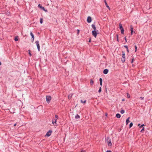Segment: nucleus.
I'll return each mask as SVG.
<instances>
[{
	"instance_id": "1",
	"label": "nucleus",
	"mask_w": 152,
	"mask_h": 152,
	"mask_svg": "<svg viewBox=\"0 0 152 152\" xmlns=\"http://www.w3.org/2000/svg\"><path fill=\"white\" fill-rule=\"evenodd\" d=\"M107 142L109 146H111L112 145L111 139L109 137H107Z\"/></svg>"
},
{
	"instance_id": "2",
	"label": "nucleus",
	"mask_w": 152,
	"mask_h": 152,
	"mask_svg": "<svg viewBox=\"0 0 152 152\" xmlns=\"http://www.w3.org/2000/svg\"><path fill=\"white\" fill-rule=\"evenodd\" d=\"M125 53L124 52H122V56L121 58V61L123 63L125 62Z\"/></svg>"
},
{
	"instance_id": "3",
	"label": "nucleus",
	"mask_w": 152,
	"mask_h": 152,
	"mask_svg": "<svg viewBox=\"0 0 152 152\" xmlns=\"http://www.w3.org/2000/svg\"><path fill=\"white\" fill-rule=\"evenodd\" d=\"M46 101L47 102L49 103L50 102V101L51 100V98L50 96H46Z\"/></svg>"
},
{
	"instance_id": "4",
	"label": "nucleus",
	"mask_w": 152,
	"mask_h": 152,
	"mask_svg": "<svg viewBox=\"0 0 152 152\" xmlns=\"http://www.w3.org/2000/svg\"><path fill=\"white\" fill-rule=\"evenodd\" d=\"M92 34L93 35V36L95 37L96 38L97 36V32L96 30H94L93 31H92Z\"/></svg>"
},
{
	"instance_id": "5",
	"label": "nucleus",
	"mask_w": 152,
	"mask_h": 152,
	"mask_svg": "<svg viewBox=\"0 0 152 152\" xmlns=\"http://www.w3.org/2000/svg\"><path fill=\"white\" fill-rule=\"evenodd\" d=\"M36 44L37 45L38 50L39 52L40 51V46L39 44V42L38 41H36L35 42Z\"/></svg>"
},
{
	"instance_id": "6",
	"label": "nucleus",
	"mask_w": 152,
	"mask_h": 152,
	"mask_svg": "<svg viewBox=\"0 0 152 152\" xmlns=\"http://www.w3.org/2000/svg\"><path fill=\"white\" fill-rule=\"evenodd\" d=\"M56 121H57V120L54 119H53V120H52V124H53V125L54 126L56 125Z\"/></svg>"
},
{
	"instance_id": "7",
	"label": "nucleus",
	"mask_w": 152,
	"mask_h": 152,
	"mask_svg": "<svg viewBox=\"0 0 152 152\" xmlns=\"http://www.w3.org/2000/svg\"><path fill=\"white\" fill-rule=\"evenodd\" d=\"M87 22L88 23H90L91 21V18L90 17L88 16L87 18Z\"/></svg>"
},
{
	"instance_id": "8",
	"label": "nucleus",
	"mask_w": 152,
	"mask_h": 152,
	"mask_svg": "<svg viewBox=\"0 0 152 152\" xmlns=\"http://www.w3.org/2000/svg\"><path fill=\"white\" fill-rule=\"evenodd\" d=\"M52 132V131L50 130H49L46 134V136H47L48 137H49L50 136L51 134V133Z\"/></svg>"
},
{
	"instance_id": "9",
	"label": "nucleus",
	"mask_w": 152,
	"mask_h": 152,
	"mask_svg": "<svg viewBox=\"0 0 152 152\" xmlns=\"http://www.w3.org/2000/svg\"><path fill=\"white\" fill-rule=\"evenodd\" d=\"M108 70L107 69H105L103 71V73L104 74H106L108 73Z\"/></svg>"
},
{
	"instance_id": "10",
	"label": "nucleus",
	"mask_w": 152,
	"mask_h": 152,
	"mask_svg": "<svg viewBox=\"0 0 152 152\" xmlns=\"http://www.w3.org/2000/svg\"><path fill=\"white\" fill-rule=\"evenodd\" d=\"M130 117H129L126 120V125H127L130 122L129 121V119H130Z\"/></svg>"
},
{
	"instance_id": "11",
	"label": "nucleus",
	"mask_w": 152,
	"mask_h": 152,
	"mask_svg": "<svg viewBox=\"0 0 152 152\" xmlns=\"http://www.w3.org/2000/svg\"><path fill=\"white\" fill-rule=\"evenodd\" d=\"M104 2L105 3V5L106 6V7L108 8L109 10H110V8L108 5H107V2L105 0H104Z\"/></svg>"
},
{
	"instance_id": "12",
	"label": "nucleus",
	"mask_w": 152,
	"mask_h": 152,
	"mask_svg": "<svg viewBox=\"0 0 152 152\" xmlns=\"http://www.w3.org/2000/svg\"><path fill=\"white\" fill-rule=\"evenodd\" d=\"M38 7H39L40 8H41L43 10L45 11L44 7L41 6L40 4H38ZM45 11H46V10H45Z\"/></svg>"
},
{
	"instance_id": "13",
	"label": "nucleus",
	"mask_w": 152,
	"mask_h": 152,
	"mask_svg": "<svg viewBox=\"0 0 152 152\" xmlns=\"http://www.w3.org/2000/svg\"><path fill=\"white\" fill-rule=\"evenodd\" d=\"M116 117L118 118H120L121 117V115L120 114L117 113L116 115Z\"/></svg>"
},
{
	"instance_id": "14",
	"label": "nucleus",
	"mask_w": 152,
	"mask_h": 152,
	"mask_svg": "<svg viewBox=\"0 0 152 152\" xmlns=\"http://www.w3.org/2000/svg\"><path fill=\"white\" fill-rule=\"evenodd\" d=\"M92 28H93L94 30H96V28L95 25L92 24L91 26Z\"/></svg>"
},
{
	"instance_id": "15",
	"label": "nucleus",
	"mask_w": 152,
	"mask_h": 152,
	"mask_svg": "<svg viewBox=\"0 0 152 152\" xmlns=\"http://www.w3.org/2000/svg\"><path fill=\"white\" fill-rule=\"evenodd\" d=\"M100 85L102 86V79L101 78L99 79Z\"/></svg>"
},
{
	"instance_id": "16",
	"label": "nucleus",
	"mask_w": 152,
	"mask_h": 152,
	"mask_svg": "<svg viewBox=\"0 0 152 152\" xmlns=\"http://www.w3.org/2000/svg\"><path fill=\"white\" fill-rule=\"evenodd\" d=\"M72 96V94H69L68 96V99H70L71 98Z\"/></svg>"
},
{
	"instance_id": "17",
	"label": "nucleus",
	"mask_w": 152,
	"mask_h": 152,
	"mask_svg": "<svg viewBox=\"0 0 152 152\" xmlns=\"http://www.w3.org/2000/svg\"><path fill=\"white\" fill-rule=\"evenodd\" d=\"M94 82L92 80H90V84L91 85H92L94 84Z\"/></svg>"
},
{
	"instance_id": "18",
	"label": "nucleus",
	"mask_w": 152,
	"mask_h": 152,
	"mask_svg": "<svg viewBox=\"0 0 152 152\" xmlns=\"http://www.w3.org/2000/svg\"><path fill=\"white\" fill-rule=\"evenodd\" d=\"M119 27H120V28L121 29H123V26H122V25L121 24V23H120L119 24Z\"/></svg>"
},
{
	"instance_id": "19",
	"label": "nucleus",
	"mask_w": 152,
	"mask_h": 152,
	"mask_svg": "<svg viewBox=\"0 0 152 152\" xmlns=\"http://www.w3.org/2000/svg\"><path fill=\"white\" fill-rule=\"evenodd\" d=\"M80 118V116L78 115H77L75 116V118L76 119L79 118Z\"/></svg>"
},
{
	"instance_id": "20",
	"label": "nucleus",
	"mask_w": 152,
	"mask_h": 152,
	"mask_svg": "<svg viewBox=\"0 0 152 152\" xmlns=\"http://www.w3.org/2000/svg\"><path fill=\"white\" fill-rule=\"evenodd\" d=\"M121 32L122 34H124V29H121Z\"/></svg>"
},
{
	"instance_id": "21",
	"label": "nucleus",
	"mask_w": 152,
	"mask_h": 152,
	"mask_svg": "<svg viewBox=\"0 0 152 152\" xmlns=\"http://www.w3.org/2000/svg\"><path fill=\"white\" fill-rule=\"evenodd\" d=\"M40 22L41 24H42L43 23V19L42 18L40 19Z\"/></svg>"
},
{
	"instance_id": "22",
	"label": "nucleus",
	"mask_w": 152,
	"mask_h": 152,
	"mask_svg": "<svg viewBox=\"0 0 152 152\" xmlns=\"http://www.w3.org/2000/svg\"><path fill=\"white\" fill-rule=\"evenodd\" d=\"M133 125V123L132 122L129 125V128H131L132 126Z\"/></svg>"
},
{
	"instance_id": "23",
	"label": "nucleus",
	"mask_w": 152,
	"mask_h": 152,
	"mask_svg": "<svg viewBox=\"0 0 152 152\" xmlns=\"http://www.w3.org/2000/svg\"><path fill=\"white\" fill-rule=\"evenodd\" d=\"M28 51L29 52L28 54H29L30 56H31L32 55H31V51H30V50H28Z\"/></svg>"
},
{
	"instance_id": "24",
	"label": "nucleus",
	"mask_w": 152,
	"mask_h": 152,
	"mask_svg": "<svg viewBox=\"0 0 152 152\" xmlns=\"http://www.w3.org/2000/svg\"><path fill=\"white\" fill-rule=\"evenodd\" d=\"M86 101L85 100H84V101H83L82 100H81V103H86Z\"/></svg>"
},
{
	"instance_id": "25",
	"label": "nucleus",
	"mask_w": 152,
	"mask_h": 152,
	"mask_svg": "<svg viewBox=\"0 0 152 152\" xmlns=\"http://www.w3.org/2000/svg\"><path fill=\"white\" fill-rule=\"evenodd\" d=\"M14 39H15V41H18V36H16L15 37V38Z\"/></svg>"
},
{
	"instance_id": "26",
	"label": "nucleus",
	"mask_w": 152,
	"mask_h": 152,
	"mask_svg": "<svg viewBox=\"0 0 152 152\" xmlns=\"http://www.w3.org/2000/svg\"><path fill=\"white\" fill-rule=\"evenodd\" d=\"M124 110H121V114H123L124 113Z\"/></svg>"
},
{
	"instance_id": "27",
	"label": "nucleus",
	"mask_w": 152,
	"mask_h": 152,
	"mask_svg": "<svg viewBox=\"0 0 152 152\" xmlns=\"http://www.w3.org/2000/svg\"><path fill=\"white\" fill-rule=\"evenodd\" d=\"M34 39V37H32L31 38L32 42H33Z\"/></svg>"
},
{
	"instance_id": "28",
	"label": "nucleus",
	"mask_w": 152,
	"mask_h": 152,
	"mask_svg": "<svg viewBox=\"0 0 152 152\" xmlns=\"http://www.w3.org/2000/svg\"><path fill=\"white\" fill-rule=\"evenodd\" d=\"M55 118H56V119H56V120H57L58 119V116L57 115H55Z\"/></svg>"
},
{
	"instance_id": "29",
	"label": "nucleus",
	"mask_w": 152,
	"mask_h": 152,
	"mask_svg": "<svg viewBox=\"0 0 152 152\" xmlns=\"http://www.w3.org/2000/svg\"><path fill=\"white\" fill-rule=\"evenodd\" d=\"M134 47L135 48V52H136L137 50V47L136 45H135Z\"/></svg>"
},
{
	"instance_id": "30",
	"label": "nucleus",
	"mask_w": 152,
	"mask_h": 152,
	"mask_svg": "<svg viewBox=\"0 0 152 152\" xmlns=\"http://www.w3.org/2000/svg\"><path fill=\"white\" fill-rule=\"evenodd\" d=\"M130 28H131V31H133V28L132 26H130Z\"/></svg>"
},
{
	"instance_id": "31",
	"label": "nucleus",
	"mask_w": 152,
	"mask_h": 152,
	"mask_svg": "<svg viewBox=\"0 0 152 152\" xmlns=\"http://www.w3.org/2000/svg\"><path fill=\"white\" fill-rule=\"evenodd\" d=\"M101 91V87H100L99 88V90L98 91V92L99 93H100Z\"/></svg>"
},
{
	"instance_id": "32",
	"label": "nucleus",
	"mask_w": 152,
	"mask_h": 152,
	"mask_svg": "<svg viewBox=\"0 0 152 152\" xmlns=\"http://www.w3.org/2000/svg\"><path fill=\"white\" fill-rule=\"evenodd\" d=\"M30 35L32 37H34V35L32 32H30Z\"/></svg>"
},
{
	"instance_id": "33",
	"label": "nucleus",
	"mask_w": 152,
	"mask_h": 152,
	"mask_svg": "<svg viewBox=\"0 0 152 152\" xmlns=\"http://www.w3.org/2000/svg\"><path fill=\"white\" fill-rule=\"evenodd\" d=\"M144 131V128L143 127L142 129V130H141L140 132H142Z\"/></svg>"
},
{
	"instance_id": "34",
	"label": "nucleus",
	"mask_w": 152,
	"mask_h": 152,
	"mask_svg": "<svg viewBox=\"0 0 152 152\" xmlns=\"http://www.w3.org/2000/svg\"><path fill=\"white\" fill-rule=\"evenodd\" d=\"M145 126V125H144V124H143L141 126H140V128H141L142 127V126Z\"/></svg>"
},
{
	"instance_id": "35",
	"label": "nucleus",
	"mask_w": 152,
	"mask_h": 152,
	"mask_svg": "<svg viewBox=\"0 0 152 152\" xmlns=\"http://www.w3.org/2000/svg\"><path fill=\"white\" fill-rule=\"evenodd\" d=\"M127 96L128 98H130V96L129 94H127Z\"/></svg>"
},
{
	"instance_id": "36",
	"label": "nucleus",
	"mask_w": 152,
	"mask_h": 152,
	"mask_svg": "<svg viewBox=\"0 0 152 152\" xmlns=\"http://www.w3.org/2000/svg\"><path fill=\"white\" fill-rule=\"evenodd\" d=\"M133 32V31H131V35H132V34Z\"/></svg>"
},
{
	"instance_id": "37",
	"label": "nucleus",
	"mask_w": 152,
	"mask_h": 152,
	"mask_svg": "<svg viewBox=\"0 0 152 152\" xmlns=\"http://www.w3.org/2000/svg\"><path fill=\"white\" fill-rule=\"evenodd\" d=\"M144 97H140V99L142 100H143V99Z\"/></svg>"
},
{
	"instance_id": "38",
	"label": "nucleus",
	"mask_w": 152,
	"mask_h": 152,
	"mask_svg": "<svg viewBox=\"0 0 152 152\" xmlns=\"http://www.w3.org/2000/svg\"><path fill=\"white\" fill-rule=\"evenodd\" d=\"M124 47L125 48H126L127 49V48H128V46L126 45H124Z\"/></svg>"
},
{
	"instance_id": "39",
	"label": "nucleus",
	"mask_w": 152,
	"mask_h": 152,
	"mask_svg": "<svg viewBox=\"0 0 152 152\" xmlns=\"http://www.w3.org/2000/svg\"><path fill=\"white\" fill-rule=\"evenodd\" d=\"M77 34H79L80 32V30H77Z\"/></svg>"
},
{
	"instance_id": "40",
	"label": "nucleus",
	"mask_w": 152,
	"mask_h": 152,
	"mask_svg": "<svg viewBox=\"0 0 152 152\" xmlns=\"http://www.w3.org/2000/svg\"><path fill=\"white\" fill-rule=\"evenodd\" d=\"M117 41H118V35H117Z\"/></svg>"
},
{
	"instance_id": "41",
	"label": "nucleus",
	"mask_w": 152,
	"mask_h": 152,
	"mask_svg": "<svg viewBox=\"0 0 152 152\" xmlns=\"http://www.w3.org/2000/svg\"><path fill=\"white\" fill-rule=\"evenodd\" d=\"M134 59L133 58L132 59V63L133 62V61H134Z\"/></svg>"
},
{
	"instance_id": "42",
	"label": "nucleus",
	"mask_w": 152,
	"mask_h": 152,
	"mask_svg": "<svg viewBox=\"0 0 152 152\" xmlns=\"http://www.w3.org/2000/svg\"><path fill=\"white\" fill-rule=\"evenodd\" d=\"M81 152H86L85 151H84L82 150L81 151Z\"/></svg>"
},
{
	"instance_id": "43",
	"label": "nucleus",
	"mask_w": 152,
	"mask_h": 152,
	"mask_svg": "<svg viewBox=\"0 0 152 152\" xmlns=\"http://www.w3.org/2000/svg\"><path fill=\"white\" fill-rule=\"evenodd\" d=\"M106 152H112L110 151H107Z\"/></svg>"
},
{
	"instance_id": "44",
	"label": "nucleus",
	"mask_w": 152,
	"mask_h": 152,
	"mask_svg": "<svg viewBox=\"0 0 152 152\" xmlns=\"http://www.w3.org/2000/svg\"><path fill=\"white\" fill-rule=\"evenodd\" d=\"M16 125V124H14V126H15Z\"/></svg>"
},
{
	"instance_id": "45",
	"label": "nucleus",
	"mask_w": 152,
	"mask_h": 152,
	"mask_svg": "<svg viewBox=\"0 0 152 152\" xmlns=\"http://www.w3.org/2000/svg\"><path fill=\"white\" fill-rule=\"evenodd\" d=\"M91 39H90L88 42H91Z\"/></svg>"
},
{
	"instance_id": "46",
	"label": "nucleus",
	"mask_w": 152,
	"mask_h": 152,
	"mask_svg": "<svg viewBox=\"0 0 152 152\" xmlns=\"http://www.w3.org/2000/svg\"><path fill=\"white\" fill-rule=\"evenodd\" d=\"M127 52H129V50H128V48H127Z\"/></svg>"
},
{
	"instance_id": "47",
	"label": "nucleus",
	"mask_w": 152,
	"mask_h": 152,
	"mask_svg": "<svg viewBox=\"0 0 152 152\" xmlns=\"http://www.w3.org/2000/svg\"><path fill=\"white\" fill-rule=\"evenodd\" d=\"M124 100H124V99H123L122 100V101H124Z\"/></svg>"
},
{
	"instance_id": "48",
	"label": "nucleus",
	"mask_w": 152,
	"mask_h": 152,
	"mask_svg": "<svg viewBox=\"0 0 152 152\" xmlns=\"http://www.w3.org/2000/svg\"><path fill=\"white\" fill-rule=\"evenodd\" d=\"M140 124H138V126H140Z\"/></svg>"
},
{
	"instance_id": "49",
	"label": "nucleus",
	"mask_w": 152,
	"mask_h": 152,
	"mask_svg": "<svg viewBox=\"0 0 152 152\" xmlns=\"http://www.w3.org/2000/svg\"><path fill=\"white\" fill-rule=\"evenodd\" d=\"M125 39L126 40V37H125Z\"/></svg>"
},
{
	"instance_id": "50",
	"label": "nucleus",
	"mask_w": 152,
	"mask_h": 152,
	"mask_svg": "<svg viewBox=\"0 0 152 152\" xmlns=\"http://www.w3.org/2000/svg\"><path fill=\"white\" fill-rule=\"evenodd\" d=\"M1 64V63L0 62V65Z\"/></svg>"
}]
</instances>
